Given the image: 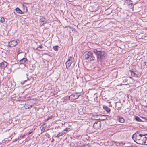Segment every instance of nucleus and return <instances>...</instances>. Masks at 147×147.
I'll return each instance as SVG.
<instances>
[{
    "instance_id": "f257e3e1",
    "label": "nucleus",
    "mask_w": 147,
    "mask_h": 147,
    "mask_svg": "<svg viewBox=\"0 0 147 147\" xmlns=\"http://www.w3.org/2000/svg\"><path fill=\"white\" fill-rule=\"evenodd\" d=\"M146 136H147V134H144L140 131H137L133 135L132 138L137 143L142 145Z\"/></svg>"
},
{
    "instance_id": "f03ea898",
    "label": "nucleus",
    "mask_w": 147,
    "mask_h": 147,
    "mask_svg": "<svg viewBox=\"0 0 147 147\" xmlns=\"http://www.w3.org/2000/svg\"><path fill=\"white\" fill-rule=\"evenodd\" d=\"M93 52L97 56V60L98 62H101L102 60L105 59L107 56L106 53L104 51L98 50L97 49H94Z\"/></svg>"
},
{
    "instance_id": "7ed1b4c3",
    "label": "nucleus",
    "mask_w": 147,
    "mask_h": 147,
    "mask_svg": "<svg viewBox=\"0 0 147 147\" xmlns=\"http://www.w3.org/2000/svg\"><path fill=\"white\" fill-rule=\"evenodd\" d=\"M83 57L89 61L94 60L95 59L93 53L90 51L85 52L83 55Z\"/></svg>"
},
{
    "instance_id": "20e7f679",
    "label": "nucleus",
    "mask_w": 147,
    "mask_h": 147,
    "mask_svg": "<svg viewBox=\"0 0 147 147\" xmlns=\"http://www.w3.org/2000/svg\"><path fill=\"white\" fill-rule=\"evenodd\" d=\"M80 96V93L76 92L70 95L69 97V99L70 100H72L78 99Z\"/></svg>"
},
{
    "instance_id": "39448f33",
    "label": "nucleus",
    "mask_w": 147,
    "mask_h": 147,
    "mask_svg": "<svg viewBox=\"0 0 147 147\" xmlns=\"http://www.w3.org/2000/svg\"><path fill=\"white\" fill-rule=\"evenodd\" d=\"M74 59L72 57H69L67 61L65 63L66 68L68 69L69 67L71 64L74 62Z\"/></svg>"
},
{
    "instance_id": "423d86ee",
    "label": "nucleus",
    "mask_w": 147,
    "mask_h": 147,
    "mask_svg": "<svg viewBox=\"0 0 147 147\" xmlns=\"http://www.w3.org/2000/svg\"><path fill=\"white\" fill-rule=\"evenodd\" d=\"M18 42L17 40H15L10 41L8 43V45L11 47H12L16 46L17 45Z\"/></svg>"
},
{
    "instance_id": "0eeeda50",
    "label": "nucleus",
    "mask_w": 147,
    "mask_h": 147,
    "mask_svg": "<svg viewBox=\"0 0 147 147\" xmlns=\"http://www.w3.org/2000/svg\"><path fill=\"white\" fill-rule=\"evenodd\" d=\"M130 72L131 75L133 77H140L141 76L140 74L137 71H134L132 70H130Z\"/></svg>"
},
{
    "instance_id": "6e6552de",
    "label": "nucleus",
    "mask_w": 147,
    "mask_h": 147,
    "mask_svg": "<svg viewBox=\"0 0 147 147\" xmlns=\"http://www.w3.org/2000/svg\"><path fill=\"white\" fill-rule=\"evenodd\" d=\"M94 128L96 129H100L101 127V122L100 121L95 122L93 125Z\"/></svg>"
},
{
    "instance_id": "1a4fd4ad",
    "label": "nucleus",
    "mask_w": 147,
    "mask_h": 147,
    "mask_svg": "<svg viewBox=\"0 0 147 147\" xmlns=\"http://www.w3.org/2000/svg\"><path fill=\"white\" fill-rule=\"evenodd\" d=\"M47 20L46 19V18L44 17H42L39 20V22L42 25H43L46 23H47Z\"/></svg>"
},
{
    "instance_id": "9d476101",
    "label": "nucleus",
    "mask_w": 147,
    "mask_h": 147,
    "mask_svg": "<svg viewBox=\"0 0 147 147\" xmlns=\"http://www.w3.org/2000/svg\"><path fill=\"white\" fill-rule=\"evenodd\" d=\"M7 63L6 62L3 61L0 63V67L2 68H4L7 67Z\"/></svg>"
},
{
    "instance_id": "9b49d317",
    "label": "nucleus",
    "mask_w": 147,
    "mask_h": 147,
    "mask_svg": "<svg viewBox=\"0 0 147 147\" xmlns=\"http://www.w3.org/2000/svg\"><path fill=\"white\" fill-rule=\"evenodd\" d=\"M117 119L118 121L121 123H123L125 121L124 119L122 117L118 116L117 117Z\"/></svg>"
},
{
    "instance_id": "f8f14e48",
    "label": "nucleus",
    "mask_w": 147,
    "mask_h": 147,
    "mask_svg": "<svg viewBox=\"0 0 147 147\" xmlns=\"http://www.w3.org/2000/svg\"><path fill=\"white\" fill-rule=\"evenodd\" d=\"M79 143H78L77 144V146L75 147H90V145L88 144H84L83 145H79Z\"/></svg>"
},
{
    "instance_id": "ddd939ff",
    "label": "nucleus",
    "mask_w": 147,
    "mask_h": 147,
    "mask_svg": "<svg viewBox=\"0 0 147 147\" xmlns=\"http://www.w3.org/2000/svg\"><path fill=\"white\" fill-rule=\"evenodd\" d=\"M15 10L17 12L20 14H23L24 13V12H23L19 8L17 7L15 9Z\"/></svg>"
},
{
    "instance_id": "4468645a",
    "label": "nucleus",
    "mask_w": 147,
    "mask_h": 147,
    "mask_svg": "<svg viewBox=\"0 0 147 147\" xmlns=\"http://www.w3.org/2000/svg\"><path fill=\"white\" fill-rule=\"evenodd\" d=\"M27 60L26 58H23L20 60V63L23 64L25 63Z\"/></svg>"
},
{
    "instance_id": "2eb2a0df",
    "label": "nucleus",
    "mask_w": 147,
    "mask_h": 147,
    "mask_svg": "<svg viewBox=\"0 0 147 147\" xmlns=\"http://www.w3.org/2000/svg\"><path fill=\"white\" fill-rule=\"evenodd\" d=\"M33 105H29L28 104H25L24 105V107L26 109H31Z\"/></svg>"
},
{
    "instance_id": "dca6fc26",
    "label": "nucleus",
    "mask_w": 147,
    "mask_h": 147,
    "mask_svg": "<svg viewBox=\"0 0 147 147\" xmlns=\"http://www.w3.org/2000/svg\"><path fill=\"white\" fill-rule=\"evenodd\" d=\"M125 2V3H127L128 5H131V6H132V1L131 0H124Z\"/></svg>"
},
{
    "instance_id": "f3484780",
    "label": "nucleus",
    "mask_w": 147,
    "mask_h": 147,
    "mask_svg": "<svg viewBox=\"0 0 147 147\" xmlns=\"http://www.w3.org/2000/svg\"><path fill=\"white\" fill-rule=\"evenodd\" d=\"M103 109L105 110L107 112H109L110 111V108L108 107L107 106H103Z\"/></svg>"
},
{
    "instance_id": "a211bd4d",
    "label": "nucleus",
    "mask_w": 147,
    "mask_h": 147,
    "mask_svg": "<svg viewBox=\"0 0 147 147\" xmlns=\"http://www.w3.org/2000/svg\"><path fill=\"white\" fill-rule=\"evenodd\" d=\"M142 145H147V137L146 136V138L144 139Z\"/></svg>"
},
{
    "instance_id": "6ab92c4d",
    "label": "nucleus",
    "mask_w": 147,
    "mask_h": 147,
    "mask_svg": "<svg viewBox=\"0 0 147 147\" xmlns=\"http://www.w3.org/2000/svg\"><path fill=\"white\" fill-rule=\"evenodd\" d=\"M135 119L138 121V122L142 121L141 120L138 116H136L135 117Z\"/></svg>"
},
{
    "instance_id": "aec40b11",
    "label": "nucleus",
    "mask_w": 147,
    "mask_h": 147,
    "mask_svg": "<svg viewBox=\"0 0 147 147\" xmlns=\"http://www.w3.org/2000/svg\"><path fill=\"white\" fill-rule=\"evenodd\" d=\"M43 47L42 45H40L36 48V50L40 51V50L38 48H40V49H42Z\"/></svg>"
},
{
    "instance_id": "412c9836",
    "label": "nucleus",
    "mask_w": 147,
    "mask_h": 147,
    "mask_svg": "<svg viewBox=\"0 0 147 147\" xmlns=\"http://www.w3.org/2000/svg\"><path fill=\"white\" fill-rule=\"evenodd\" d=\"M59 46H55L53 47V49L55 51H57L58 50Z\"/></svg>"
},
{
    "instance_id": "4be33fe9",
    "label": "nucleus",
    "mask_w": 147,
    "mask_h": 147,
    "mask_svg": "<svg viewBox=\"0 0 147 147\" xmlns=\"http://www.w3.org/2000/svg\"><path fill=\"white\" fill-rule=\"evenodd\" d=\"M60 135L62 136L63 135L65 134L66 133L65 130H64L61 132V133H60Z\"/></svg>"
},
{
    "instance_id": "5701e85b",
    "label": "nucleus",
    "mask_w": 147,
    "mask_h": 147,
    "mask_svg": "<svg viewBox=\"0 0 147 147\" xmlns=\"http://www.w3.org/2000/svg\"><path fill=\"white\" fill-rule=\"evenodd\" d=\"M5 20L4 18L2 17L0 21L2 23H3L5 22Z\"/></svg>"
},
{
    "instance_id": "b1692460",
    "label": "nucleus",
    "mask_w": 147,
    "mask_h": 147,
    "mask_svg": "<svg viewBox=\"0 0 147 147\" xmlns=\"http://www.w3.org/2000/svg\"><path fill=\"white\" fill-rule=\"evenodd\" d=\"M52 118V116L48 117L46 119L47 121L50 119H51Z\"/></svg>"
},
{
    "instance_id": "393cba45",
    "label": "nucleus",
    "mask_w": 147,
    "mask_h": 147,
    "mask_svg": "<svg viewBox=\"0 0 147 147\" xmlns=\"http://www.w3.org/2000/svg\"><path fill=\"white\" fill-rule=\"evenodd\" d=\"M69 128H66L64 129V130H65V132L69 131Z\"/></svg>"
},
{
    "instance_id": "a878e982",
    "label": "nucleus",
    "mask_w": 147,
    "mask_h": 147,
    "mask_svg": "<svg viewBox=\"0 0 147 147\" xmlns=\"http://www.w3.org/2000/svg\"><path fill=\"white\" fill-rule=\"evenodd\" d=\"M146 62H144L142 63V65L143 66H145V65H146Z\"/></svg>"
},
{
    "instance_id": "bb28decb",
    "label": "nucleus",
    "mask_w": 147,
    "mask_h": 147,
    "mask_svg": "<svg viewBox=\"0 0 147 147\" xmlns=\"http://www.w3.org/2000/svg\"><path fill=\"white\" fill-rule=\"evenodd\" d=\"M60 135L61 134H60V133H59V134H58V135L56 136V137H58L59 136H61V135Z\"/></svg>"
},
{
    "instance_id": "cd10ccee",
    "label": "nucleus",
    "mask_w": 147,
    "mask_h": 147,
    "mask_svg": "<svg viewBox=\"0 0 147 147\" xmlns=\"http://www.w3.org/2000/svg\"><path fill=\"white\" fill-rule=\"evenodd\" d=\"M32 131H31V132H30L29 133V135H30V134H31L32 133Z\"/></svg>"
},
{
    "instance_id": "c85d7f7f",
    "label": "nucleus",
    "mask_w": 147,
    "mask_h": 147,
    "mask_svg": "<svg viewBox=\"0 0 147 147\" xmlns=\"http://www.w3.org/2000/svg\"><path fill=\"white\" fill-rule=\"evenodd\" d=\"M142 117L143 119H144L145 120H146V118L145 117Z\"/></svg>"
},
{
    "instance_id": "c756f323",
    "label": "nucleus",
    "mask_w": 147,
    "mask_h": 147,
    "mask_svg": "<svg viewBox=\"0 0 147 147\" xmlns=\"http://www.w3.org/2000/svg\"><path fill=\"white\" fill-rule=\"evenodd\" d=\"M53 140H54V139H53V140H52L51 141V142H53Z\"/></svg>"
},
{
    "instance_id": "7c9ffc66",
    "label": "nucleus",
    "mask_w": 147,
    "mask_h": 147,
    "mask_svg": "<svg viewBox=\"0 0 147 147\" xmlns=\"http://www.w3.org/2000/svg\"><path fill=\"white\" fill-rule=\"evenodd\" d=\"M103 116H106V115H103Z\"/></svg>"
},
{
    "instance_id": "2f4dec72",
    "label": "nucleus",
    "mask_w": 147,
    "mask_h": 147,
    "mask_svg": "<svg viewBox=\"0 0 147 147\" xmlns=\"http://www.w3.org/2000/svg\"><path fill=\"white\" fill-rule=\"evenodd\" d=\"M96 120H98V119H96ZM98 120H100V119H98Z\"/></svg>"
},
{
    "instance_id": "473e14b6",
    "label": "nucleus",
    "mask_w": 147,
    "mask_h": 147,
    "mask_svg": "<svg viewBox=\"0 0 147 147\" xmlns=\"http://www.w3.org/2000/svg\"><path fill=\"white\" fill-rule=\"evenodd\" d=\"M26 80H24V82H26Z\"/></svg>"
},
{
    "instance_id": "72a5a7b5",
    "label": "nucleus",
    "mask_w": 147,
    "mask_h": 147,
    "mask_svg": "<svg viewBox=\"0 0 147 147\" xmlns=\"http://www.w3.org/2000/svg\"><path fill=\"white\" fill-rule=\"evenodd\" d=\"M105 119H102V120H104Z\"/></svg>"
},
{
    "instance_id": "f704fd0d",
    "label": "nucleus",
    "mask_w": 147,
    "mask_h": 147,
    "mask_svg": "<svg viewBox=\"0 0 147 147\" xmlns=\"http://www.w3.org/2000/svg\"><path fill=\"white\" fill-rule=\"evenodd\" d=\"M92 11H94V10H93Z\"/></svg>"
}]
</instances>
